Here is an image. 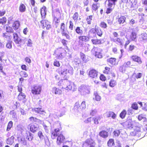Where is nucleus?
<instances>
[{
    "instance_id": "nucleus-50",
    "label": "nucleus",
    "mask_w": 147,
    "mask_h": 147,
    "mask_svg": "<svg viewBox=\"0 0 147 147\" xmlns=\"http://www.w3.org/2000/svg\"><path fill=\"white\" fill-rule=\"evenodd\" d=\"M60 29L61 32L67 30L65 29V24L63 23L61 24Z\"/></svg>"
},
{
    "instance_id": "nucleus-44",
    "label": "nucleus",
    "mask_w": 147,
    "mask_h": 147,
    "mask_svg": "<svg viewBox=\"0 0 147 147\" xmlns=\"http://www.w3.org/2000/svg\"><path fill=\"white\" fill-rule=\"evenodd\" d=\"M78 13L77 12H76L74 13L73 16V19L75 22H76L78 20Z\"/></svg>"
},
{
    "instance_id": "nucleus-47",
    "label": "nucleus",
    "mask_w": 147,
    "mask_h": 147,
    "mask_svg": "<svg viewBox=\"0 0 147 147\" xmlns=\"http://www.w3.org/2000/svg\"><path fill=\"white\" fill-rule=\"evenodd\" d=\"M94 95L95 96V99L97 101H99L101 99L100 97L98 95L96 92H94Z\"/></svg>"
},
{
    "instance_id": "nucleus-46",
    "label": "nucleus",
    "mask_w": 147,
    "mask_h": 147,
    "mask_svg": "<svg viewBox=\"0 0 147 147\" xmlns=\"http://www.w3.org/2000/svg\"><path fill=\"white\" fill-rule=\"evenodd\" d=\"M3 37L5 38L6 40L8 41V40H11V37L9 34H7L6 33H4L3 34Z\"/></svg>"
},
{
    "instance_id": "nucleus-2",
    "label": "nucleus",
    "mask_w": 147,
    "mask_h": 147,
    "mask_svg": "<svg viewBox=\"0 0 147 147\" xmlns=\"http://www.w3.org/2000/svg\"><path fill=\"white\" fill-rule=\"evenodd\" d=\"M145 128V129H144L141 125L136 126L134 128V131L131 132V135L132 136H140L143 131L147 130V125H146Z\"/></svg>"
},
{
    "instance_id": "nucleus-21",
    "label": "nucleus",
    "mask_w": 147,
    "mask_h": 147,
    "mask_svg": "<svg viewBox=\"0 0 147 147\" xmlns=\"http://www.w3.org/2000/svg\"><path fill=\"white\" fill-rule=\"evenodd\" d=\"M80 56L81 58L84 61V62L86 63L88 61V59L86 58V56L83 53L81 52L80 53Z\"/></svg>"
},
{
    "instance_id": "nucleus-10",
    "label": "nucleus",
    "mask_w": 147,
    "mask_h": 147,
    "mask_svg": "<svg viewBox=\"0 0 147 147\" xmlns=\"http://www.w3.org/2000/svg\"><path fill=\"white\" fill-rule=\"evenodd\" d=\"M131 58L133 61L138 63L139 64H141L142 63L141 58L137 55H133L131 57Z\"/></svg>"
},
{
    "instance_id": "nucleus-55",
    "label": "nucleus",
    "mask_w": 147,
    "mask_h": 147,
    "mask_svg": "<svg viewBox=\"0 0 147 147\" xmlns=\"http://www.w3.org/2000/svg\"><path fill=\"white\" fill-rule=\"evenodd\" d=\"M126 112L125 110H123L120 113V117L122 119L124 118L126 114Z\"/></svg>"
},
{
    "instance_id": "nucleus-8",
    "label": "nucleus",
    "mask_w": 147,
    "mask_h": 147,
    "mask_svg": "<svg viewBox=\"0 0 147 147\" xmlns=\"http://www.w3.org/2000/svg\"><path fill=\"white\" fill-rule=\"evenodd\" d=\"M28 128L30 129V131L34 133L38 130V125L36 124H30L28 125Z\"/></svg>"
},
{
    "instance_id": "nucleus-49",
    "label": "nucleus",
    "mask_w": 147,
    "mask_h": 147,
    "mask_svg": "<svg viewBox=\"0 0 147 147\" xmlns=\"http://www.w3.org/2000/svg\"><path fill=\"white\" fill-rule=\"evenodd\" d=\"M6 142L7 144L12 145L14 142L13 138L11 137L8 138Z\"/></svg>"
},
{
    "instance_id": "nucleus-25",
    "label": "nucleus",
    "mask_w": 147,
    "mask_h": 147,
    "mask_svg": "<svg viewBox=\"0 0 147 147\" xmlns=\"http://www.w3.org/2000/svg\"><path fill=\"white\" fill-rule=\"evenodd\" d=\"M130 38L132 40L136 41V34L134 32H132L130 35Z\"/></svg>"
},
{
    "instance_id": "nucleus-56",
    "label": "nucleus",
    "mask_w": 147,
    "mask_h": 147,
    "mask_svg": "<svg viewBox=\"0 0 147 147\" xmlns=\"http://www.w3.org/2000/svg\"><path fill=\"white\" fill-rule=\"evenodd\" d=\"M116 84L115 81L113 80H111L109 83V86L111 87H113L116 85Z\"/></svg>"
},
{
    "instance_id": "nucleus-16",
    "label": "nucleus",
    "mask_w": 147,
    "mask_h": 147,
    "mask_svg": "<svg viewBox=\"0 0 147 147\" xmlns=\"http://www.w3.org/2000/svg\"><path fill=\"white\" fill-rule=\"evenodd\" d=\"M84 144H86L88 146H91L95 145V143L94 141L92 139L90 138L87 139L84 143Z\"/></svg>"
},
{
    "instance_id": "nucleus-30",
    "label": "nucleus",
    "mask_w": 147,
    "mask_h": 147,
    "mask_svg": "<svg viewBox=\"0 0 147 147\" xmlns=\"http://www.w3.org/2000/svg\"><path fill=\"white\" fill-rule=\"evenodd\" d=\"M67 30L61 32V34L63 36H65L67 39H70V37L67 33Z\"/></svg>"
},
{
    "instance_id": "nucleus-42",
    "label": "nucleus",
    "mask_w": 147,
    "mask_h": 147,
    "mask_svg": "<svg viewBox=\"0 0 147 147\" xmlns=\"http://www.w3.org/2000/svg\"><path fill=\"white\" fill-rule=\"evenodd\" d=\"M91 41L93 44L95 45L101 43V41L99 39H92Z\"/></svg>"
},
{
    "instance_id": "nucleus-48",
    "label": "nucleus",
    "mask_w": 147,
    "mask_h": 147,
    "mask_svg": "<svg viewBox=\"0 0 147 147\" xmlns=\"http://www.w3.org/2000/svg\"><path fill=\"white\" fill-rule=\"evenodd\" d=\"M13 126V122L11 121H10L7 125V128L6 129L7 131H9Z\"/></svg>"
},
{
    "instance_id": "nucleus-11",
    "label": "nucleus",
    "mask_w": 147,
    "mask_h": 147,
    "mask_svg": "<svg viewBox=\"0 0 147 147\" xmlns=\"http://www.w3.org/2000/svg\"><path fill=\"white\" fill-rule=\"evenodd\" d=\"M79 107H80V108L82 109H85L86 108L85 102V101H83L81 103L80 106V105L78 102H76L75 103L74 107V109H78Z\"/></svg>"
},
{
    "instance_id": "nucleus-28",
    "label": "nucleus",
    "mask_w": 147,
    "mask_h": 147,
    "mask_svg": "<svg viewBox=\"0 0 147 147\" xmlns=\"http://www.w3.org/2000/svg\"><path fill=\"white\" fill-rule=\"evenodd\" d=\"M25 95L22 92H21L18 96V98L20 100H23L25 98Z\"/></svg>"
},
{
    "instance_id": "nucleus-36",
    "label": "nucleus",
    "mask_w": 147,
    "mask_h": 147,
    "mask_svg": "<svg viewBox=\"0 0 147 147\" xmlns=\"http://www.w3.org/2000/svg\"><path fill=\"white\" fill-rule=\"evenodd\" d=\"M116 59L115 58H111L108 59V62L112 65H115L116 64Z\"/></svg>"
},
{
    "instance_id": "nucleus-15",
    "label": "nucleus",
    "mask_w": 147,
    "mask_h": 147,
    "mask_svg": "<svg viewBox=\"0 0 147 147\" xmlns=\"http://www.w3.org/2000/svg\"><path fill=\"white\" fill-rule=\"evenodd\" d=\"M61 13L59 10L58 9H56L53 12V15L54 17V20H56V18L60 17Z\"/></svg>"
},
{
    "instance_id": "nucleus-5",
    "label": "nucleus",
    "mask_w": 147,
    "mask_h": 147,
    "mask_svg": "<svg viewBox=\"0 0 147 147\" xmlns=\"http://www.w3.org/2000/svg\"><path fill=\"white\" fill-rule=\"evenodd\" d=\"M78 90L81 94L83 95L88 94L90 92L89 87L84 85H82L79 86L78 88Z\"/></svg>"
},
{
    "instance_id": "nucleus-58",
    "label": "nucleus",
    "mask_w": 147,
    "mask_h": 147,
    "mask_svg": "<svg viewBox=\"0 0 147 147\" xmlns=\"http://www.w3.org/2000/svg\"><path fill=\"white\" fill-rule=\"evenodd\" d=\"M100 26L101 28H106L107 27V24L104 22H101Z\"/></svg>"
},
{
    "instance_id": "nucleus-41",
    "label": "nucleus",
    "mask_w": 147,
    "mask_h": 147,
    "mask_svg": "<svg viewBox=\"0 0 147 147\" xmlns=\"http://www.w3.org/2000/svg\"><path fill=\"white\" fill-rule=\"evenodd\" d=\"M111 70L110 68L106 67H105V70L103 72L104 73L106 74H109L111 73Z\"/></svg>"
},
{
    "instance_id": "nucleus-20",
    "label": "nucleus",
    "mask_w": 147,
    "mask_h": 147,
    "mask_svg": "<svg viewBox=\"0 0 147 147\" xmlns=\"http://www.w3.org/2000/svg\"><path fill=\"white\" fill-rule=\"evenodd\" d=\"M78 38L80 40V41H82L85 42L88 41L89 40V37L87 36H79Z\"/></svg>"
},
{
    "instance_id": "nucleus-13",
    "label": "nucleus",
    "mask_w": 147,
    "mask_h": 147,
    "mask_svg": "<svg viewBox=\"0 0 147 147\" xmlns=\"http://www.w3.org/2000/svg\"><path fill=\"white\" fill-rule=\"evenodd\" d=\"M137 3V0H127V5L130 7H134Z\"/></svg>"
},
{
    "instance_id": "nucleus-4",
    "label": "nucleus",
    "mask_w": 147,
    "mask_h": 147,
    "mask_svg": "<svg viewBox=\"0 0 147 147\" xmlns=\"http://www.w3.org/2000/svg\"><path fill=\"white\" fill-rule=\"evenodd\" d=\"M66 50L62 47H59L55 51L54 54L56 57L59 59H61L65 56L66 53Z\"/></svg>"
},
{
    "instance_id": "nucleus-23",
    "label": "nucleus",
    "mask_w": 147,
    "mask_h": 147,
    "mask_svg": "<svg viewBox=\"0 0 147 147\" xmlns=\"http://www.w3.org/2000/svg\"><path fill=\"white\" fill-rule=\"evenodd\" d=\"M46 7H43L40 9V13L42 18H44L46 15L45 9Z\"/></svg>"
},
{
    "instance_id": "nucleus-37",
    "label": "nucleus",
    "mask_w": 147,
    "mask_h": 147,
    "mask_svg": "<svg viewBox=\"0 0 147 147\" xmlns=\"http://www.w3.org/2000/svg\"><path fill=\"white\" fill-rule=\"evenodd\" d=\"M5 30L6 32L8 33H11L13 32V30L12 28L9 26H6Z\"/></svg>"
},
{
    "instance_id": "nucleus-6",
    "label": "nucleus",
    "mask_w": 147,
    "mask_h": 147,
    "mask_svg": "<svg viewBox=\"0 0 147 147\" xmlns=\"http://www.w3.org/2000/svg\"><path fill=\"white\" fill-rule=\"evenodd\" d=\"M41 90V87L39 86H34L32 87L31 92L33 94H38Z\"/></svg>"
},
{
    "instance_id": "nucleus-17",
    "label": "nucleus",
    "mask_w": 147,
    "mask_h": 147,
    "mask_svg": "<svg viewBox=\"0 0 147 147\" xmlns=\"http://www.w3.org/2000/svg\"><path fill=\"white\" fill-rule=\"evenodd\" d=\"M13 36L14 41L16 43L18 44L20 43L21 38L19 37L17 34L14 33Z\"/></svg>"
},
{
    "instance_id": "nucleus-35",
    "label": "nucleus",
    "mask_w": 147,
    "mask_h": 147,
    "mask_svg": "<svg viewBox=\"0 0 147 147\" xmlns=\"http://www.w3.org/2000/svg\"><path fill=\"white\" fill-rule=\"evenodd\" d=\"M126 17L124 16H122L120 17L118 19V22L119 24L123 23L125 22Z\"/></svg>"
},
{
    "instance_id": "nucleus-22",
    "label": "nucleus",
    "mask_w": 147,
    "mask_h": 147,
    "mask_svg": "<svg viewBox=\"0 0 147 147\" xmlns=\"http://www.w3.org/2000/svg\"><path fill=\"white\" fill-rule=\"evenodd\" d=\"M32 110L33 111L35 112V113L41 114H42L44 112V111L42 109L40 108H34Z\"/></svg>"
},
{
    "instance_id": "nucleus-34",
    "label": "nucleus",
    "mask_w": 147,
    "mask_h": 147,
    "mask_svg": "<svg viewBox=\"0 0 147 147\" xmlns=\"http://www.w3.org/2000/svg\"><path fill=\"white\" fill-rule=\"evenodd\" d=\"M99 6V4L98 3H94L92 5V9L93 10L95 11L97 9Z\"/></svg>"
},
{
    "instance_id": "nucleus-31",
    "label": "nucleus",
    "mask_w": 147,
    "mask_h": 147,
    "mask_svg": "<svg viewBox=\"0 0 147 147\" xmlns=\"http://www.w3.org/2000/svg\"><path fill=\"white\" fill-rule=\"evenodd\" d=\"M147 34L146 33L142 34L140 36V41H142L147 39Z\"/></svg>"
},
{
    "instance_id": "nucleus-59",
    "label": "nucleus",
    "mask_w": 147,
    "mask_h": 147,
    "mask_svg": "<svg viewBox=\"0 0 147 147\" xmlns=\"http://www.w3.org/2000/svg\"><path fill=\"white\" fill-rule=\"evenodd\" d=\"M131 107L134 109L137 110L138 108L137 104L136 103H133Z\"/></svg>"
},
{
    "instance_id": "nucleus-26",
    "label": "nucleus",
    "mask_w": 147,
    "mask_h": 147,
    "mask_svg": "<svg viewBox=\"0 0 147 147\" xmlns=\"http://www.w3.org/2000/svg\"><path fill=\"white\" fill-rule=\"evenodd\" d=\"M76 32L78 34L82 35L83 33V31L82 28L79 27H77L75 29Z\"/></svg>"
},
{
    "instance_id": "nucleus-64",
    "label": "nucleus",
    "mask_w": 147,
    "mask_h": 147,
    "mask_svg": "<svg viewBox=\"0 0 147 147\" xmlns=\"http://www.w3.org/2000/svg\"><path fill=\"white\" fill-rule=\"evenodd\" d=\"M131 64V62L130 61H128L125 63L123 65L125 67H130Z\"/></svg>"
},
{
    "instance_id": "nucleus-19",
    "label": "nucleus",
    "mask_w": 147,
    "mask_h": 147,
    "mask_svg": "<svg viewBox=\"0 0 147 147\" xmlns=\"http://www.w3.org/2000/svg\"><path fill=\"white\" fill-rule=\"evenodd\" d=\"M99 135L103 138H106L108 137V133L105 131L103 130L99 132Z\"/></svg>"
},
{
    "instance_id": "nucleus-62",
    "label": "nucleus",
    "mask_w": 147,
    "mask_h": 147,
    "mask_svg": "<svg viewBox=\"0 0 147 147\" xmlns=\"http://www.w3.org/2000/svg\"><path fill=\"white\" fill-rule=\"evenodd\" d=\"M43 138L44 139L45 142L46 144L47 145L49 144V142L48 137L47 136H46L44 137Z\"/></svg>"
},
{
    "instance_id": "nucleus-40",
    "label": "nucleus",
    "mask_w": 147,
    "mask_h": 147,
    "mask_svg": "<svg viewBox=\"0 0 147 147\" xmlns=\"http://www.w3.org/2000/svg\"><path fill=\"white\" fill-rule=\"evenodd\" d=\"M138 118L139 120L140 121L142 120L143 122L145 121L146 120V118L144 115L142 114L139 115Z\"/></svg>"
},
{
    "instance_id": "nucleus-14",
    "label": "nucleus",
    "mask_w": 147,
    "mask_h": 147,
    "mask_svg": "<svg viewBox=\"0 0 147 147\" xmlns=\"http://www.w3.org/2000/svg\"><path fill=\"white\" fill-rule=\"evenodd\" d=\"M89 76L92 78H96L97 77V72L95 70L92 69L90 70L89 72Z\"/></svg>"
},
{
    "instance_id": "nucleus-9",
    "label": "nucleus",
    "mask_w": 147,
    "mask_h": 147,
    "mask_svg": "<svg viewBox=\"0 0 147 147\" xmlns=\"http://www.w3.org/2000/svg\"><path fill=\"white\" fill-rule=\"evenodd\" d=\"M59 134V129L58 128L55 129L51 131V137L52 139H54L56 136H58Z\"/></svg>"
},
{
    "instance_id": "nucleus-61",
    "label": "nucleus",
    "mask_w": 147,
    "mask_h": 147,
    "mask_svg": "<svg viewBox=\"0 0 147 147\" xmlns=\"http://www.w3.org/2000/svg\"><path fill=\"white\" fill-rule=\"evenodd\" d=\"M69 28L71 30H73V23L72 21L70 20L69 22Z\"/></svg>"
},
{
    "instance_id": "nucleus-27",
    "label": "nucleus",
    "mask_w": 147,
    "mask_h": 147,
    "mask_svg": "<svg viewBox=\"0 0 147 147\" xmlns=\"http://www.w3.org/2000/svg\"><path fill=\"white\" fill-rule=\"evenodd\" d=\"M126 124L127 125V127L128 128H133V122L131 120L128 119L126 122Z\"/></svg>"
},
{
    "instance_id": "nucleus-12",
    "label": "nucleus",
    "mask_w": 147,
    "mask_h": 147,
    "mask_svg": "<svg viewBox=\"0 0 147 147\" xmlns=\"http://www.w3.org/2000/svg\"><path fill=\"white\" fill-rule=\"evenodd\" d=\"M65 139V137L63 135L61 134H59L57 138V144L60 145L61 143L63 142Z\"/></svg>"
},
{
    "instance_id": "nucleus-45",
    "label": "nucleus",
    "mask_w": 147,
    "mask_h": 147,
    "mask_svg": "<svg viewBox=\"0 0 147 147\" xmlns=\"http://www.w3.org/2000/svg\"><path fill=\"white\" fill-rule=\"evenodd\" d=\"M96 32L97 35L99 36H101L102 34V33L101 30L98 27L97 29H96Z\"/></svg>"
},
{
    "instance_id": "nucleus-1",
    "label": "nucleus",
    "mask_w": 147,
    "mask_h": 147,
    "mask_svg": "<svg viewBox=\"0 0 147 147\" xmlns=\"http://www.w3.org/2000/svg\"><path fill=\"white\" fill-rule=\"evenodd\" d=\"M68 72L70 75H72L73 74V68L70 66H61L59 69L58 73L62 77L65 76Z\"/></svg>"
},
{
    "instance_id": "nucleus-53",
    "label": "nucleus",
    "mask_w": 147,
    "mask_h": 147,
    "mask_svg": "<svg viewBox=\"0 0 147 147\" xmlns=\"http://www.w3.org/2000/svg\"><path fill=\"white\" fill-rule=\"evenodd\" d=\"M95 56L96 57L99 58H101L102 57L101 53L100 52L96 51L95 52Z\"/></svg>"
},
{
    "instance_id": "nucleus-33",
    "label": "nucleus",
    "mask_w": 147,
    "mask_h": 147,
    "mask_svg": "<svg viewBox=\"0 0 147 147\" xmlns=\"http://www.w3.org/2000/svg\"><path fill=\"white\" fill-rule=\"evenodd\" d=\"M26 9L25 5L23 4H21L19 7L20 11L22 12H23L25 11Z\"/></svg>"
},
{
    "instance_id": "nucleus-3",
    "label": "nucleus",
    "mask_w": 147,
    "mask_h": 147,
    "mask_svg": "<svg viewBox=\"0 0 147 147\" xmlns=\"http://www.w3.org/2000/svg\"><path fill=\"white\" fill-rule=\"evenodd\" d=\"M65 84L66 85H64L62 88L66 90L67 92L70 90L74 92L77 89L76 86L74 82L66 80Z\"/></svg>"
},
{
    "instance_id": "nucleus-24",
    "label": "nucleus",
    "mask_w": 147,
    "mask_h": 147,
    "mask_svg": "<svg viewBox=\"0 0 147 147\" xmlns=\"http://www.w3.org/2000/svg\"><path fill=\"white\" fill-rule=\"evenodd\" d=\"M53 91L54 92L55 94H61L62 92V91L57 88L55 87H54L53 88Z\"/></svg>"
},
{
    "instance_id": "nucleus-57",
    "label": "nucleus",
    "mask_w": 147,
    "mask_h": 147,
    "mask_svg": "<svg viewBox=\"0 0 147 147\" xmlns=\"http://www.w3.org/2000/svg\"><path fill=\"white\" fill-rule=\"evenodd\" d=\"M6 22V19L5 17H3L2 18L0 19V24H3Z\"/></svg>"
},
{
    "instance_id": "nucleus-43",
    "label": "nucleus",
    "mask_w": 147,
    "mask_h": 147,
    "mask_svg": "<svg viewBox=\"0 0 147 147\" xmlns=\"http://www.w3.org/2000/svg\"><path fill=\"white\" fill-rule=\"evenodd\" d=\"M114 144V140L113 139H109L107 143L109 147L112 146H113Z\"/></svg>"
},
{
    "instance_id": "nucleus-32",
    "label": "nucleus",
    "mask_w": 147,
    "mask_h": 147,
    "mask_svg": "<svg viewBox=\"0 0 147 147\" xmlns=\"http://www.w3.org/2000/svg\"><path fill=\"white\" fill-rule=\"evenodd\" d=\"M26 138L28 139L29 141H32L33 138V135L32 133L28 132L26 137Z\"/></svg>"
},
{
    "instance_id": "nucleus-54",
    "label": "nucleus",
    "mask_w": 147,
    "mask_h": 147,
    "mask_svg": "<svg viewBox=\"0 0 147 147\" xmlns=\"http://www.w3.org/2000/svg\"><path fill=\"white\" fill-rule=\"evenodd\" d=\"M114 136L115 137H118L120 134L119 130H115L113 132Z\"/></svg>"
},
{
    "instance_id": "nucleus-29",
    "label": "nucleus",
    "mask_w": 147,
    "mask_h": 147,
    "mask_svg": "<svg viewBox=\"0 0 147 147\" xmlns=\"http://www.w3.org/2000/svg\"><path fill=\"white\" fill-rule=\"evenodd\" d=\"M20 26V23L18 21H16L13 24V27L15 30H17L18 28Z\"/></svg>"
},
{
    "instance_id": "nucleus-60",
    "label": "nucleus",
    "mask_w": 147,
    "mask_h": 147,
    "mask_svg": "<svg viewBox=\"0 0 147 147\" xmlns=\"http://www.w3.org/2000/svg\"><path fill=\"white\" fill-rule=\"evenodd\" d=\"M38 135L40 139H42L43 138L44 136L43 135L41 131H39L38 133Z\"/></svg>"
},
{
    "instance_id": "nucleus-7",
    "label": "nucleus",
    "mask_w": 147,
    "mask_h": 147,
    "mask_svg": "<svg viewBox=\"0 0 147 147\" xmlns=\"http://www.w3.org/2000/svg\"><path fill=\"white\" fill-rule=\"evenodd\" d=\"M40 23L42 24L43 28L46 27L47 30H49L51 28L50 23L47 20H42L40 21Z\"/></svg>"
},
{
    "instance_id": "nucleus-63",
    "label": "nucleus",
    "mask_w": 147,
    "mask_h": 147,
    "mask_svg": "<svg viewBox=\"0 0 147 147\" xmlns=\"http://www.w3.org/2000/svg\"><path fill=\"white\" fill-rule=\"evenodd\" d=\"M27 41H28L27 46L29 47H32V43L31 40L30 39H29L27 40Z\"/></svg>"
},
{
    "instance_id": "nucleus-18",
    "label": "nucleus",
    "mask_w": 147,
    "mask_h": 147,
    "mask_svg": "<svg viewBox=\"0 0 147 147\" xmlns=\"http://www.w3.org/2000/svg\"><path fill=\"white\" fill-rule=\"evenodd\" d=\"M106 114L107 117H111L113 119H115L116 117V114L112 111L107 112L106 113Z\"/></svg>"
},
{
    "instance_id": "nucleus-38",
    "label": "nucleus",
    "mask_w": 147,
    "mask_h": 147,
    "mask_svg": "<svg viewBox=\"0 0 147 147\" xmlns=\"http://www.w3.org/2000/svg\"><path fill=\"white\" fill-rule=\"evenodd\" d=\"M12 41L11 40H8L6 43V47L9 49H11L12 47Z\"/></svg>"
},
{
    "instance_id": "nucleus-51",
    "label": "nucleus",
    "mask_w": 147,
    "mask_h": 147,
    "mask_svg": "<svg viewBox=\"0 0 147 147\" xmlns=\"http://www.w3.org/2000/svg\"><path fill=\"white\" fill-rule=\"evenodd\" d=\"M20 142L23 145L26 146L27 145L26 141V140L25 138H21Z\"/></svg>"
},
{
    "instance_id": "nucleus-39",
    "label": "nucleus",
    "mask_w": 147,
    "mask_h": 147,
    "mask_svg": "<svg viewBox=\"0 0 147 147\" xmlns=\"http://www.w3.org/2000/svg\"><path fill=\"white\" fill-rule=\"evenodd\" d=\"M93 16L92 15L89 16L87 17L86 19L87 22L88 24H90L91 23V20H92Z\"/></svg>"
},
{
    "instance_id": "nucleus-52",
    "label": "nucleus",
    "mask_w": 147,
    "mask_h": 147,
    "mask_svg": "<svg viewBox=\"0 0 147 147\" xmlns=\"http://www.w3.org/2000/svg\"><path fill=\"white\" fill-rule=\"evenodd\" d=\"M113 40L116 43L118 44H120L121 45V40L119 38H113Z\"/></svg>"
}]
</instances>
